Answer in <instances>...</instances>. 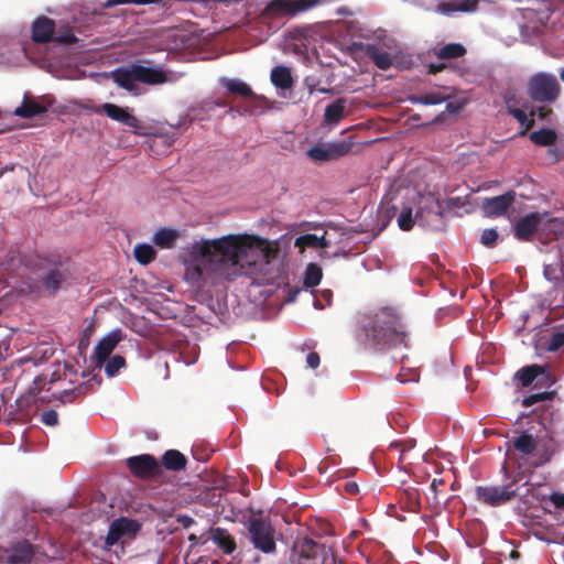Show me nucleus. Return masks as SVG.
<instances>
[{
  "instance_id": "obj_1",
  "label": "nucleus",
  "mask_w": 564,
  "mask_h": 564,
  "mask_svg": "<svg viewBox=\"0 0 564 564\" xmlns=\"http://www.w3.org/2000/svg\"><path fill=\"white\" fill-rule=\"evenodd\" d=\"M275 257L267 239L253 235H227L202 240L193 246V264L187 274L193 281H231L240 275L263 272Z\"/></svg>"
},
{
  "instance_id": "obj_2",
  "label": "nucleus",
  "mask_w": 564,
  "mask_h": 564,
  "mask_svg": "<svg viewBox=\"0 0 564 564\" xmlns=\"http://www.w3.org/2000/svg\"><path fill=\"white\" fill-rule=\"evenodd\" d=\"M366 343L377 351L408 347L409 335L399 314L390 307H382L369 317L364 326Z\"/></svg>"
},
{
  "instance_id": "obj_3",
  "label": "nucleus",
  "mask_w": 564,
  "mask_h": 564,
  "mask_svg": "<svg viewBox=\"0 0 564 564\" xmlns=\"http://www.w3.org/2000/svg\"><path fill=\"white\" fill-rule=\"evenodd\" d=\"M113 82L121 88L137 93L138 83L147 85H160L167 80V76L161 68L130 64L127 67L117 68L112 72Z\"/></svg>"
},
{
  "instance_id": "obj_4",
  "label": "nucleus",
  "mask_w": 564,
  "mask_h": 564,
  "mask_svg": "<svg viewBox=\"0 0 564 564\" xmlns=\"http://www.w3.org/2000/svg\"><path fill=\"white\" fill-rule=\"evenodd\" d=\"M501 471L505 475L506 484L498 486H477L475 489L476 499L490 507H499L506 505L517 497L522 495L519 492L518 477H511L507 460L501 466Z\"/></svg>"
},
{
  "instance_id": "obj_5",
  "label": "nucleus",
  "mask_w": 564,
  "mask_h": 564,
  "mask_svg": "<svg viewBox=\"0 0 564 564\" xmlns=\"http://www.w3.org/2000/svg\"><path fill=\"white\" fill-rule=\"evenodd\" d=\"M248 536L253 547L264 554H272L276 550L275 529L270 520L251 518L247 524Z\"/></svg>"
},
{
  "instance_id": "obj_6",
  "label": "nucleus",
  "mask_w": 564,
  "mask_h": 564,
  "mask_svg": "<svg viewBox=\"0 0 564 564\" xmlns=\"http://www.w3.org/2000/svg\"><path fill=\"white\" fill-rule=\"evenodd\" d=\"M561 86L556 77L547 73L533 75L528 84V93L534 101L553 102L557 99Z\"/></svg>"
},
{
  "instance_id": "obj_7",
  "label": "nucleus",
  "mask_w": 564,
  "mask_h": 564,
  "mask_svg": "<svg viewBox=\"0 0 564 564\" xmlns=\"http://www.w3.org/2000/svg\"><path fill=\"white\" fill-rule=\"evenodd\" d=\"M317 3V0H272L265 9L264 14L272 18L294 17L307 11Z\"/></svg>"
},
{
  "instance_id": "obj_8",
  "label": "nucleus",
  "mask_w": 564,
  "mask_h": 564,
  "mask_svg": "<svg viewBox=\"0 0 564 564\" xmlns=\"http://www.w3.org/2000/svg\"><path fill=\"white\" fill-rule=\"evenodd\" d=\"M129 471L140 479H152L162 474V467L158 459L150 454L131 456L126 459Z\"/></svg>"
},
{
  "instance_id": "obj_9",
  "label": "nucleus",
  "mask_w": 564,
  "mask_h": 564,
  "mask_svg": "<svg viewBox=\"0 0 564 564\" xmlns=\"http://www.w3.org/2000/svg\"><path fill=\"white\" fill-rule=\"evenodd\" d=\"M323 551L324 544L310 538L297 540L292 547L291 562L293 564H318Z\"/></svg>"
},
{
  "instance_id": "obj_10",
  "label": "nucleus",
  "mask_w": 564,
  "mask_h": 564,
  "mask_svg": "<svg viewBox=\"0 0 564 564\" xmlns=\"http://www.w3.org/2000/svg\"><path fill=\"white\" fill-rule=\"evenodd\" d=\"M352 144L346 140H340L326 144H317L307 151V156L313 161L324 162L337 160L348 154Z\"/></svg>"
},
{
  "instance_id": "obj_11",
  "label": "nucleus",
  "mask_w": 564,
  "mask_h": 564,
  "mask_svg": "<svg viewBox=\"0 0 564 564\" xmlns=\"http://www.w3.org/2000/svg\"><path fill=\"white\" fill-rule=\"evenodd\" d=\"M102 111L112 120L118 121L131 129L134 133L144 135L141 121L129 110L115 104L106 102L101 106Z\"/></svg>"
},
{
  "instance_id": "obj_12",
  "label": "nucleus",
  "mask_w": 564,
  "mask_h": 564,
  "mask_svg": "<svg viewBox=\"0 0 564 564\" xmlns=\"http://www.w3.org/2000/svg\"><path fill=\"white\" fill-rule=\"evenodd\" d=\"M444 212L438 199H433L429 204L420 207L416 213V220L421 226L431 229H440L443 225Z\"/></svg>"
},
{
  "instance_id": "obj_13",
  "label": "nucleus",
  "mask_w": 564,
  "mask_h": 564,
  "mask_svg": "<svg viewBox=\"0 0 564 564\" xmlns=\"http://www.w3.org/2000/svg\"><path fill=\"white\" fill-rule=\"evenodd\" d=\"M543 221V214L530 213L520 217L513 225V235L519 241H531Z\"/></svg>"
},
{
  "instance_id": "obj_14",
  "label": "nucleus",
  "mask_w": 564,
  "mask_h": 564,
  "mask_svg": "<svg viewBox=\"0 0 564 564\" xmlns=\"http://www.w3.org/2000/svg\"><path fill=\"white\" fill-rule=\"evenodd\" d=\"M77 375V371L73 366L68 364L55 362L53 370L50 373H43L35 377L34 384L41 391L44 390L46 384L51 386L62 379H66L69 376V381L73 382V378Z\"/></svg>"
},
{
  "instance_id": "obj_15",
  "label": "nucleus",
  "mask_w": 564,
  "mask_h": 564,
  "mask_svg": "<svg viewBox=\"0 0 564 564\" xmlns=\"http://www.w3.org/2000/svg\"><path fill=\"white\" fill-rule=\"evenodd\" d=\"M516 199V193L509 191L502 195L486 198L482 203V212L488 217H499L505 215L512 206Z\"/></svg>"
},
{
  "instance_id": "obj_16",
  "label": "nucleus",
  "mask_w": 564,
  "mask_h": 564,
  "mask_svg": "<svg viewBox=\"0 0 564 564\" xmlns=\"http://www.w3.org/2000/svg\"><path fill=\"white\" fill-rule=\"evenodd\" d=\"M139 529L140 524L137 521L127 518H119L110 524L106 536V544L112 546L118 543L122 536L130 534L133 535L139 531Z\"/></svg>"
},
{
  "instance_id": "obj_17",
  "label": "nucleus",
  "mask_w": 564,
  "mask_h": 564,
  "mask_svg": "<svg viewBox=\"0 0 564 564\" xmlns=\"http://www.w3.org/2000/svg\"><path fill=\"white\" fill-rule=\"evenodd\" d=\"M507 453L506 455L511 458V451L514 449L523 457L533 456L538 449V442L532 434L522 432L518 437H514L506 442Z\"/></svg>"
},
{
  "instance_id": "obj_18",
  "label": "nucleus",
  "mask_w": 564,
  "mask_h": 564,
  "mask_svg": "<svg viewBox=\"0 0 564 564\" xmlns=\"http://www.w3.org/2000/svg\"><path fill=\"white\" fill-rule=\"evenodd\" d=\"M122 339L123 334L121 329H115L100 339L95 349L96 365L101 366Z\"/></svg>"
},
{
  "instance_id": "obj_19",
  "label": "nucleus",
  "mask_w": 564,
  "mask_h": 564,
  "mask_svg": "<svg viewBox=\"0 0 564 564\" xmlns=\"http://www.w3.org/2000/svg\"><path fill=\"white\" fill-rule=\"evenodd\" d=\"M55 33V23L53 20L41 17L33 22L32 40L36 43H47L53 41Z\"/></svg>"
},
{
  "instance_id": "obj_20",
  "label": "nucleus",
  "mask_w": 564,
  "mask_h": 564,
  "mask_svg": "<svg viewBox=\"0 0 564 564\" xmlns=\"http://www.w3.org/2000/svg\"><path fill=\"white\" fill-rule=\"evenodd\" d=\"M48 107L50 105L25 95L22 105L14 109L13 115L29 119L46 112Z\"/></svg>"
},
{
  "instance_id": "obj_21",
  "label": "nucleus",
  "mask_w": 564,
  "mask_h": 564,
  "mask_svg": "<svg viewBox=\"0 0 564 564\" xmlns=\"http://www.w3.org/2000/svg\"><path fill=\"white\" fill-rule=\"evenodd\" d=\"M210 536L209 539L225 553L231 554L237 545L234 536L223 528H212L209 530Z\"/></svg>"
},
{
  "instance_id": "obj_22",
  "label": "nucleus",
  "mask_w": 564,
  "mask_h": 564,
  "mask_svg": "<svg viewBox=\"0 0 564 564\" xmlns=\"http://www.w3.org/2000/svg\"><path fill=\"white\" fill-rule=\"evenodd\" d=\"M161 467L170 471H181L186 468L187 458L177 449L166 451L161 458Z\"/></svg>"
},
{
  "instance_id": "obj_23",
  "label": "nucleus",
  "mask_w": 564,
  "mask_h": 564,
  "mask_svg": "<svg viewBox=\"0 0 564 564\" xmlns=\"http://www.w3.org/2000/svg\"><path fill=\"white\" fill-rule=\"evenodd\" d=\"M541 376L544 377L545 379H549V375L545 373L543 368L539 365L523 367L516 373V377L520 380L522 387H529L535 380L540 382L539 378Z\"/></svg>"
},
{
  "instance_id": "obj_24",
  "label": "nucleus",
  "mask_w": 564,
  "mask_h": 564,
  "mask_svg": "<svg viewBox=\"0 0 564 564\" xmlns=\"http://www.w3.org/2000/svg\"><path fill=\"white\" fill-rule=\"evenodd\" d=\"M399 502L401 503L402 509L408 512H419L421 509V498L420 492L415 488H406L400 492Z\"/></svg>"
},
{
  "instance_id": "obj_25",
  "label": "nucleus",
  "mask_w": 564,
  "mask_h": 564,
  "mask_svg": "<svg viewBox=\"0 0 564 564\" xmlns=\"http://www.w3.org/2000/svg\"><path fill=\"white\" fill-rule=\"evenodd\" d=\"M366 55L378 68L382 70H387L392 65L391 55L377 45L368 44L366 47Z\"/></svg>"
},
{
  "instance_id": "obj_26",
  "label": "nucleus",
  "mask_w": 564,
  "mask_h": 564,
  "mask_svg": "<svg viewBox=\"0 0 564 564\" xmlns=\"http://www.w3.org/2000/svg\"><path fill=\"white\" fill-rule=\"evenodd\" d=\"M272 84L281 89H290L293 85V78L290 68L285 66H275L271 70Z\"/></svg>"
},
{
  "instance_id": "obj_27",
  "label": "nucleus",
  "mask_w": 564,
  "mask_h": 564,
  "mask_svg": "<svg viewBox=\"0 0 564 564\" xmlns=\"http://www.w3.org/2000/svg\"><path fill=\"white\" fill-rule=\"evenodd\" d=\"M34 556V547L28 542L17 545L10 556L11 564H30Z\"/></svg>"
},
{
  "instance_id": "obj_28",
  "label": "nucleus",
  "mask_w": 564,
  "mask_h": 564,
  "mask_svg": "<svg viewBox=\"0 0 564 564\" xmlns=\"http://www.w3.org/2000/svg\"><path fill=\"white\" fill-rule=\"evenodd\" d=\"M65 281V274L58 268H53L48 270L42 276V284L50 293H55Z\"/></svg>"
},
{
  "instance_id": "obj_29",
  "label": "nucleus",
  "mask_w": 564,
  "mask_h": 564,
  "mask_svg": "<svg viewBox=\"0 0 564 564\" xmlns=\"http://www.w3.org/2000/svg\"><path fill=\"white\" fill-rule=\"evenodd\" d=\"M329 246L325 236L318 237L315 234H305L296 238L295 247L304 250L305 248L323 249Z\"/></svg>"
},
{
  "instance_id": "obj_30",
  "label": "nucleus",
  "mask_w": 564,
  "mask_h": 564,
  "mask_svg": "<svg viewBox=\"0 0 564 564\" xmlns=\"http://www.w3.org/2000/svg\"><path fill=\"white\" fill-rule=\"evenodd\" d=\"M346 100L339 98L334 102L329 104L325 108V121L327 123H338L345 116Z\"/></svg>"
},
{
  "instance_id": "obj_31",
  "label": "nucleus",
  "mask_w": 564,
  "mask_h": 564,
  "mask_svg": "<svg viewBox=\"0 0 564 564\" xmlns=\"http://www.w3.org/2000/svg\"><path fill=\"white\" fill-rule=\"evenodd\" d=\"M466 54V48L460 43H448L435 51L438 59H455Z\"/></svg>"
},
{
  "instance_id": "obj_32",
  "label": "nucleus",
  "mask_w": 564,
  "mask_h": 564,
  "mask_svg": "<svg viewBox=\"0 0 564 564\" xmlns=\"http://www.w3.org/2000/svg\"><path fill=\"white\" fill-rule=\"evenodd\" d=\"M221 85L226 87L231 94L239 95L241 97H254V93L252 91L251 87L241 80L224 78L221 79Z\"/></svg>"
},
{
  "instance_id": "obj_33",
  "label": "nucleus",
  "mask_w": 564,
  "mask_h": 564,
  "mask_svg": "<svg viewBox=\"0 0 564 564\" xmlns=\"http://www.w3.org/2000/svg\"><path fill=\"white\" fill-rule=\"evenodd\" d=\"M530 140L536 145H551L556 140V133L552 129H541L530 134Z\"/></svg>"
},
{
  "instance_id": "obj_34",
  "label": "nucleus",
  "mask_w": 564,
  "mask_h": 564,
  "mask_svg": "<svg viewBox=\"0 0 564 564\" xmlns=\"http://www.w3.org/2000/svg\"><path fill=\"white\" fill-rule=\"evenodd\" d=\"M322 269L316 263H310L304 272L303 283L306 288H314L321 283Z\"/></svg>"
},
{
  "instance_id": "obj_35",
  "label": "nucleus",
  "mask_w": 564,
  "mask_h": 564,
  "mask_svg": "<svg viewBox=\"0 0 564 564\" xmlns=\"http://www.w3.org/2000/svg\"><path fill=\"white\" fill-rule=\"evenodd\" d=\"M177 238V232L172 229H159L153 238V241L156 246L161 248H170L173 246L174 241Z\"/></svg>"
},
{
  "instance_id": "obj_36",
  "label": "nucleus",
  "mask_w": 564,
  "mask_h": 564,
  "mask_svg": "<svg viewBox=\"0 0 564 564\" xmlns=\"http://www.w3.org/2000/svg\"><path fill=\"white\" fill-rule=\"evenodd\" d=\"M477 6H478L477 0H464L458 3L442 4V11L444 13H449L452 11L474 12L477 9Z\"/></svg>"
},
{
  "instance_id": "obj_37",
  "label": "nucleus",
  "mask_w": 564,
  "mask_h": 564,
  "mask_svg": "<svg viewBox=\"0 0 564 564\" xmlns=\"http://www.w3.org/2000/svg\"><path fill=\"white\" fill-rule=\"evenodd\" d=\"M451 95H442L438 93H430L421 96H415L411 98V101L414 104L421 105H438L443 101H446L451 98Z\"/></svg>"
},
{
  "instance_id": "obj_38",
  "label": "nucleus",
  "mask_w": 564,
  "mask_h": 564,
  "mask_svg": "<svg viewBox=\"0 0 564 564\" xmlns=\"http://www.w3.org/2000/svg\"><path fill=\"white\" fill-rule=\"evenodd\" d=\"M134 257L141 264H149L155 258V250L150 245H138L134 248Z\"/></svg>"
},
{
  "instance_id": "obj_39",
  "label": "nucleus",
  "mask_w": 564,
  "mask_h": 564,
  "mask_svg": "<svg viewBox=\"0 0 564 564\" xmlns=\"http://www.w3.org/2000/svg\"><path fill=\"white\" fill-rule=\"evenodd\" d=\"M508 112L523 127V130L520 132L521 135H524L533 127L534 120L529 119L522 109L508 107Z\"/></svg>"
},
{
  "instance_id": "obj_40",
  "label": "nucleus",
  "mask_w": 564,
  "mask_h": 564,
  "mask_svg": "<svg viewBox=\"0 0 564 564\" xmlns=\"http://www.w3.org/2000/svg\"><path fill=\"white\" fill-rule=\"evenodd\" d=\"M106 361L105 372L108 377H115L126 366V359L120 355L112 356Z\"/></svg>"
},
{
  "instance_id": "obj_41",
  "label": "nucleus",
  "mask_w": 564,
  "mask_h": 564,
  "mask_svg": "<svg viewBox=\"0 0 564 564\" xmlns=\"http://www.w3.org/2000/svg\"><path fill=\"white\" fill-rule=\"evenodd\" d=\"M54 355V349L52 347L45 346L43 349H36L32 356L28 358H21L20 364H25L28 361H33L34 365H39L40 362L51 358Z\"/></svg>"
},
{
  "instance_id": "obj_42",
  "label": "nucleus",
  "mask_w": 564,
  "mask_h": 564,
  "mask_svg": "<svg viewBox=\"0 0 564 564\" xmlns=\"http://www.w3.org/2000/svg\"><path fill=\"white\" fill-rule=\"evenodd\" d=\"M554 391H545V392H539V393H532L528 397H525L522 401V404L527 408L532 406L539 402L552 400L554 397Z\"/></svg>"
},
{
  "instance_id": "obj_43",
  "label": "nucleus",
  "mask_w": 564,
  "mask_h": 564,
  "mask_svg": "<svg viewBox=\"0 0 564 564\" xmlns=\"http://www.w3.org/2000/svg\"><path fill=\"white\" fill-rule=\"evenodd\" d=\"M398 225L400 229L408 231L413 228L414 219L411 208H404L398 217Z\"/></svg>"
},
{
  "instance_id": "obj_44",
  "label": "nucleus",
  "mask_w": 564,
  "mask_h": 564,
  "mask_svg": "<svg viewBox=\"0 0 564 564\" xmlns=\"http://www.w3.org/2000/svg\"><path fill=\"white\" fill-rule=\"evenodd\" d=\"M499 234L497 229L495 228H488L485 229L480 237V242L486 246L487 248L495 247L497 240H498Z\"/></svg>"
},
{
  "instance_id": "obj_45",
  "label": "nucleus",
  "mask_w": 564,
  "mask_h": 564,
  "mask_svg": "<svg viewBox=\"0 0 564 564\" xmlns=\"http://www.w3.org/2000/svg\"><path fill=\"white\" fill-rule=\"evenodd\" d=\"M564 345V332H557L552 335L547 343L549 351H556Z\"/></svg>"
},
{
  "instance_id": "obj_46",
  "label": "nucleus",
  "mask_w": 564,
  "mask_h": 564,
  "mask_svg": "<svg viewBox=\"0 0 564 564\" xmlns=\"http://www.w3.org/2000/svg\"><path fill=\"white\" fill-rule=\"evenodd\" d=\"M53 41L61 44H73L76 43L78 39L74 35L72 30H66L65 32H61L54 36Z\"/></svg>"
},
{
  "instance_id": "obj_47",
  "label": "nucleus",
  "mask_w": 564,
  "mask_h": 564,
  "mask_svg": "<svg viewBox=\"0 0 564 564\" xmlns=\"http://www.w3.org/2000/svg\"><path fill=\"white\" fill-rule=\"evenodd\" d=\"M41 421L47 426H55L58 423V414L55 410L43 411Z\"/></svg>"
},
{
  "instance_id": "obj_48",
  "label": "nucleus",
  "mask_w": 564,
  "mask_h": 564,
  "mask_svg": "<svg viewBox=\"0 0 564 564\" xmlns=\"http://www.w3.org/2000/svg\"><path fill=\"white\" fill-rule=\"evenodd\" d=\"M318 564H336V556L333 550L324 544V551L319 556Z\"/></svg>"
},
{
  "instance_id": "obj_49",
  "label": "nucleus",
  "mask_w": 564,
  "mask_h": 564,
  "mask_svg": "<svg viewBox=\"0 0 564 564\" xmlns=\"http://www.w3.org/2000/svg\"><path fill=\"white\" fill-rule=\"evenodd\" d=\"M78 397L75 389H68L63 391L56 399H58L63 404L74 402Z\"/></svg>"
},
{
  "instance_id": "obj_50",
  "label": "nucleus",
  "mask_w": 564,
  "mask_h": 564,
  "mask_svg": "<svg viewBox=\"0 0 564 564\" xmlns=\"http://www.w3.org/2000/svg\"><path fill=\"white\" fill-rule=\"evenodd\" d=\"M156 0H107L106 7H112L124 3L147 4L154 3Z\"/></svg>"
},
{
  "instance_id": "obj_51",
  "label": "nucleus",
  "mask_w": 564,
  "mask_h": 564,
  "mask_svg": "<svg viewBox=\"0 0 564 564\" xmlns=\"http://www.w3.org/2000/svg\"><path fill=\"white\" fill-rule=\"evenodd\" d=\"M415 440H405L400 442H394L391 444V447H400L401 454L404 455L405 452L414 448Z\"/></svg>"
},
{
  "instance_id": "obj_52",
  "label": "nucleus",
  "mask_w": 564,
  "mask_h": 564,
  "mask_svg": "<svg viewBox=\"0 0 564 564\" xmlns=\"http://www.w3.org/2000/svg\"><path fill=\"white\" fill-rule=\"evenodd\" d=\"M319 362L321 358L317 352L312 351L306 356V364L310 368L316 369L319 366Z\"/></svg>"
},
{
  "instance_id": "obj_53",
  "label": "nucleus",
  "mask_w": 564,
  "mask_h": 564,
  "mask_svg": "<svg viewBox=\"0 0 564 564\" xmlns=\"http://www.w3.org/2000/svg\"><path fill=\"white\" fill-rule=\"evenodd\" d=\"M93 388L91 381L82 382L77 387H75V391L78 394V397L86 395Z\"/></svg>"
},
{
  "instance_id": "obj_54",
  "label": "nucleus",
  "mask_w": 564,
  "mask_h": 564,
  "mask_svg": "<svg viewBox=\"0 0 564 564\" xmlns=\"http://www.w3.org/2000/svg\"><path fill=\"white\" fill-rule=\"evenodd\" d=\"M551 502L557 509H564V494L554 492L550 497Z\"/></svg>"
},
{
  "instance_id": "obj_55",
  "label": "nucleus",
  "mask_w": 564,
  "mask_h": 564,
  "mask_svg": "<svg viewBox=\"0 0 564 564\" xmlns=\"http://www.w3.org/2000/svg\"><path fill=\"white\" fill-rule=\"evenodd\" d=\"M552 112V109L551 108H547V107H538L535 110H533L531 112V115H538V117L541 119V120H544L545 118H547Z\"/></svg>"
},
{
  "instance_id": "obj_56",
  "label": "nucleus",
  "mask_w": 564,
  "mask_h": 564,
  "mask_svg": "<svg viewBox=\"0 0 564 564\" xmlns=\"http://www.w3.org/2000/svg\"><path fill=\"white\" fill-rule=\"evenodd\" d=\"M177 521L185 529L191 528L195 523V520L189 516H178Z\"/></svg>"
},
{
  "instance_id": "obj_57",
  "label": "nucleus",
  "mask_w": 564,
  "mask_h": 564,
  "mask_svg": "<svg viewBox=\"0 0 564 564\" xmlns=\"http://www.w3.org/2000/svg\"><path fill=\"white\" fill-rule=\"evenodd\" d=\"M345 491L348 495H357L359 492V487L355 481H347L344 487Z\"/></svg>"
},
{
  "instance_id": "obj_58",
  "label": "nucleus",
  "mask_w": 564,
  "mask_h": 564,
  "mask_svg": "<svg viewBox=\"0 0 564 564\" xmlns=\"http://www.w3.org/2000/svg\"><path fill=\"white\" fill-rule=\"evenodd\" d=\"M447 67L446 63H431L429 65V74H437Z\"/></svg>"
},
{
  "instance_id": "obj_59",
  "label": "nucleus",
  "mask_w": 564,
  "mask_h": 564,
  "mask_svg": "<svg viewBox=\"0 0 564 564\" xmlns=\"http://www.w3.org/2000/svg\"><path fill=\"white\" fill-rule=\"evenodd\" d=\"M463 104L459 102H447L446 109L452 113H457L462 110Z\"/></svg>"
},
{
  "instance_id": "obj_60",
  "label": "nucleus",
  "mask_w": 564,
  "mask_h": 564,
  "mask_svg": "<svg viewBox=\"0 0 564 564\" xmlns=\"http://www.w3.org/2000/svg\"><path fill=\"white\" fill-rule=\"evenodd\" d=\"M550 458H551V455H549V454L541 455V456L539 457V459H536L534 463H532V466H533V467H539V466H541V465H543V464L547 463V462L550 460Z\"/></svg>"
},
{
  "instance_id": "obj_61",
  "label": "nucleus",
  "mask_w": 564,
  "mask_h": 564,
  "mask_svg": "<svg viewBox=\"0 0 564 564\" xmlns=\"http://www.w3.org/2000/svg\"><path fill=\"white\" fill-rule=\"evenodd\" d=\"M188 540L192 543H196L198 540H202V543H206L209 540V538L205 536V534H202L199 538L196 534H191L188 536Z\"/></svg>"
},
{
  "instance_id": "obj_62",
  "label": "nucleus",
  "mask_w": 564,
  "mask_h": 564,
  "mask_svg": "<svg viewBox=\"0 0 564 564\" xmlns=\"http://www.w3.org/2000/svg\"><path fill=\"white\" fill-rule=\"evenodd\" d=\"M511 556H512V557H518V556H519V553H518L517 551H512V552H511Z\"/></svg>"
},
{
  "instance_id": "obj_63",
  "label": "nucleus",
  "mask_w": 564,
  "mask_h": 564,
  "mask_svg": "<svg viewBox=\"0 0 564 564\" xmlns=\"http://www.w3.org/2000/svg\"><path fill=\"white\" fill-rule=\"evenodd\" d=\"M560 77H561V79L564 82V68L561 70V73H560Z\"/></svg>"
},
{
  "instance_id": "obj_64",
  "label": "nucleus",
  "mask_w": 564,
  "mask_h": 564,
  "mask_svg": "<svg viewBox=\"0 0 564 564\" xmlns=\"http://www.w3.org/2000/svg\"><path fill=\"white\" fill-rule=\"evenodd\" d=\"M319 91H321V93H323V94H325V93H328V91H329V89L321 88V89H319Z\"/></svg>"
}]
</instances>
